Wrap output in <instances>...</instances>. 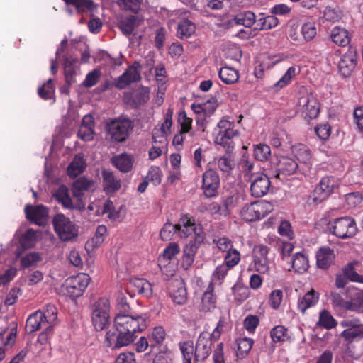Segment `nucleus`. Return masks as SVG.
Returning a JSON list of instances; mask_svg holds the SVG:
<instances>
[{"label": "nucleus", "mask_w": 363, "mask_h": 363, "mask_svg": "<svg viewBox=\"0 0 363 363\" xmlns=\"http://www.w3.org/2000/svg\"><path fill=\"white\" fill-rule=\"evenodd\" d=\"M147 319L146 314L130 315L118 313L114 318L116 330H110L106 334V346L114 349L129 345L135 340V334L147 328Z\"/></svg>", "instance_id": "1"}, {"label": "nucleus", "mask_w": 363, "mask_h": 363, "mask_svg": "<svg viewBox=\"0 0 363 363\" xmlns=\"http://www.w3.org/2000/svg\"><path fill=\"white\" fill-rule=\"evenodd\" d=\"M53 228L59 238L64 242H72L79 234L77 225L69 217L57 213L52 218Z\"/></svg>", "instance_id": "2"}, {"label": "nucleus", "mask_w": 363, "mask_h": 363, "mask_svg": "<svg viewBox=\"0 0 363 363\" xmlns=\"http://www.w3.org/2000/svg\"><path fill=\"white\" fill-rule=\"evenodd\" d=\"M133 128L131 120L125 118H118L107 123V136L113 142L123 143L130 136Z\"/></svg>", "instance_id": "3"}, {"label": "nucleus", "mask_w": 363, "mask_h": 363, "mask_svg": "<svg viewBox=\"0 0 363 363\" xmlns=\"http://www.w3.org/2000/svg\"><path fill=\"white\" fill-rule=\"evenodd\" d=\"M110 302L107 298H101L91 306V321L96 330H103L110 324Z\"/></svg>", "instance_id": "4"}, {"label": "nucleus", "mask_w": 363, "mask_h": 363, "mask_svg": "<svg viewBox=\"0 0 363 363\" xmlns=\"http://www.w3.org/2000/svg\"><path fill=\"white\" fill-rule=\"evenodd\" d=\"M177 235L182 238L194 235L198 243L205 239V233L201 224H196L193 217L188 215L182 216L177 224Z\"/></svg>", "instance_id": "5"}, {"label": "nucleus", "mask_w": 363, "mask_h": 363, "mask_svg": "<svg viewBox=\"0 0 363 363\" xmlns=\"http://www.w3.org/2000/svg\"><path fill=\"white\" fill-rule=\"evenodd\" d=\"M254 164L247 163L245 174L250 177V192L255 197H261L264 196L270 187V181L269 177L263 172H254Z\"/></svg>", "instance_id": "6"}, {"label": "nucleus", "mask_w": 363, "mask_h": 363, "mask_svg": "<svg viewBox=\"0 0 363 363\" xmlns=\"http://www.w3.org/2000/svg\"><path fill=\"white\" fill-rule=\"evenodd\" d=\"M328 229L333 235L342 239L353 237L356 235L357 230L354 219L347 216L329 221Z\"/></svg>", "instance_id": "7"}, {"label": "nucleus", "mask_w": 363, "mask_h": 363, "mask_svg": "<svg viewBox=\"0 0 363 363\" xmlns=\"http://www.w3.org/2000/svg\"><path fill=\"white\" fill-rule=\"evenodd\" d=\"M273 211V205L266 201H258L245 205L240 211L241 217L250 222L260 220Z\"/></svg>", "instance_id": "8"}, {"label": "nucleus", "mask_w": 363, "mask_h": 363, "mask_svg": "<svg viewBox=\"0 0 363 363\" xmlns=\"http://www.w3.org/2000/svg\"><path fill=\"white\" fill-rule=\"evenodd\" d=\"M90 281L87 274L80 273L76 276L69 277L62 286V291L67 296L76 298L81 296Z\"/></svg>", "instance_id": "9"}, {"label": "nucleus", "mask_w": 363, "mask_h": 363, "mask_svg": "<svg viewBox=\"0 0 363 363\" xmlns=\"http://www.w3.org/2000/svg\"><path fill=\"white\" fill-rule=\"evenodd\" d=\"M343 328L340 337L346 342H353L363 339V323L358 318H347L340 322Z\"/></svg>", "instance_id": "10"}, {"label": "nucleus", "mask_w": 363, "mask_h": 363, "mask_svg": "<svg viewBox=\"0 0 363 363\" xmlns=\"http://www.w3.org/2000/svg\"><path fill=\"white\" fill-rule=\"evenodd\" d=\"M269 248L262 244L255 245L252 249V263L255 271L260 273H267L270 269V262L268 257Z\"/></svg>", "instance_id": "11"}, {"label": "nucleus", "mask_w": 363, "mask_h": 363, "mask_svg": "<svg viewBox=\"0 0 363 363\" xmlns=\"http://www.w3.org/2000/svg\"><path fill=\"white\" fill-rule=\"evenodd\" d=\"M52 196L58 203L61 204L64 208L67 210L76 209L83 211L85 209L86 204L84 201L73 200L69 195V189L65 186H60L52 193Z\"/></svg>", "instance_id": "12"}, {"label": "nucleus", "mask_w": 363, "mask_h": 363, "mask_svg": "<svg viewBox=\"0 0 363 363\" xmlns=\"http://www.w3.org/2000/svg\"><path fill=\"white\" fill-rule=\"evenodd\" d=\"M339 185V181L334 177H323L313 191L312 198L315 203L326 199Z\"/></svg>", "instance_id": "13"}, {"label": "nucleus", "mask_w": 363, "mask_h": 363, "mask_svg": "<svg viewBox=\"0 0 363 363\" xmlns=\"http://www.w3.org/2000/svg\"><path fill=\"white\" fill-rule=\"evenodd\" d=\"M88 210L92 211L96 216L107 214L108 218L111 220H116L119 216V213L114 209L113 203L104 198L91 201L88 206Z\"/></svg>", "instance_id": "14"}, {"label": "nucleus", "mask_w": 363, "mask_h": 363, "mask_svg": "<svg viewBox=\"0 0 363 363\" xmlns=\"http://www.w3.org/2000/svg\"><path fill=\"white\" fill-rule=\"evenodd\" d=\"M238 134V130L233 128V124L229 121L222 119L215 129V143L225 146L228 143V140L237 136Z\"/></svg>", "instance_id": "15"}, {"label": "nucleus", "mask_w": 363, "mask_h": 363, "mask_svg": "<svg viewBox=\"0 0 363 363\" xmlns=\"http://www.w3.org/2000/svg\"><path fill=\"white\" fill-rule=\"evenodd\" d=\"M220 178L214 170L209 169L203 174L202 189L206 197H214L218 194Z\"/></svg>", "instance_id": "16"}, {"label": "nucleus", "mask_w": 363, "mask_h": 363, "mask_svg": "<svg viewBox=\"0 0 363 363\" xmlns=\"http://www.w3.org/2000/svg\"><path fill=\"white\" fill-rule=\"evenodd\" d=\"M140 78V66L135 62L116 79L115 86L118 89H123L132 83L138 82Z\"/></svg>", "instance_id": "17"}, {"label": "nucleus", "mask_w": 363, "mask_h": 363, "mask_svg": "<svg viewBox=\"0 0 363 363\" xmlns=\"http://www.w3.org/2000/svg\"><path fill=\"white\" fill-rule=\"evenodd\" d=\"M298 106L305 117L315 118L319 114L320 106L317 99L311 94H307L298 99Z\"/></svg>", "instance_id": "18"}, {"label": "nucleus", "mask_w": 363, "mask_h": 363, "mask_svg": "<svg viewBox=\"0 0 363 363\" xmlns=\"http://www.w3.org/2000/svg\"><path fill=\"white\" fill-rule=\"evenodd\" d=\"M25 213L29 220L38 225H43L48 220V209L43 205H26Z\"/></svg>", "instance_id": "19"}, {"label": "nucleus", "mask_w": 363, "mask_h": 363, "mask_svg": "<svg viewBox=\"0 0 363 363\" xmlns=\"http://www.w3.org/2000/svg\"><path fill=\"white\" fill-rule=\"evenodd\" d=\"M95 122L94 118L91 114L85 115L79 125L77 136L83 141H91L95 135Z\"/></svg>", "instance_id": "20"}, {"label": "nucleus", "mask_w": 363, "mask_h": 363, "mask_svg": "<svg viewBox=\"0 0 363 363\" xmlns=\"http://www.w3.org/2000/svg\"><path fill=\"white\" fill-rule=\"evenodd\" d=\"M173 110L169 108L164 116V121L159 128H155L152 133V141L157 143V138L161 140H167V137L171 132L172 126Z\"/></svg>", "instance_id": "21"}, {"label": "nucleus", "mask_w": 363, "mask_h": 363, "mask_svg": "<svg viewBox=\"0 0 363 363\" xmlns=\"http://www.w3.org/2000/svg\"><path fill=\"white\" fill-rule=\"evenodd\" d=\"M212 341L210 340V333L204 331L200 333L196 342L197 357L205 360L211 352Z\"/></svg>", "instance_id": "22"}, {"label": "nucleus", "mask_w": 363, "mask_h": 363, "mask_svg": "<svg viewBox=\"0 0 363 363\" xmlns=\"http://www.w3.org/2000/svg\"><path fill=\"white\" fill-rule=\"evenodd\" d=\"M356 55L352 51L345 53L338 64V70L343 77L350 76L356 66Z\"/></svg>", "instance_id": "23"}, {"label": "nucleus", "mask_w": 363, "mask_h": 363, "mask_svg": "<svg viewBox=\"0 0 363 363\" xmlns=\"http://www.w3.org/2000/svg\"><path fill=\"white\" fill-rule=\"evenodd\" d=\"M64 72L66 82L72 84L76 82V77L79 74V67L76 57L66 56L64 60Z\"/></svg>", "instance_id": "24"}, {"label": "nucleus", "mask_w": 363, "mask_h": 363, "mask_svg": "<svg viewBox=\"0 0 363 363\" xmlns=\"http://www.w3.org/2000/svg\"><path fill=\"white\" fill-rule=\"evenodd\" d=\"M94 188V183L91 180L81 177L72 184V192L73 197L78 201H83L84 191H92Z\"/></svg>", "instance_id": "25"}, {"label": "nucleus", "mask_w": 363, "mask_h": 363, "mask_svg": "<svg viewBox=\"0 0 363 363\" xmlns=\"http://www.w3.org/2000/svg\"><path fill=\"white\" fill-rule=\"evenodd\" d=\"M300 170L298 163L293 158L281 156L279 159L278 163V174L277 175L279 177L281 174L289 176L296 173Z\"/></svg>", "instance_id": "26"}, {"label": "nucleus", "mask_w": 363, "mask_h": 363, "mask_svg": "<svg viewBox=\"0 0 363 363\" xmlns=\"http://www.w3.org/2000/svg\"><path fill=\"white\" fill-rule=\"evenodd\" d=\"M150 99V91L147 88H140L131 94H126L125 101L134 107L145 104Z\"/></svg>", "instance_id": "27"}, {"label": "nucleus", "mask_w": 363, "mask_h": 363, "mask_svg": "<svg viewBox=\"0 0 363 363\" xmlns=\"http://www.w3.org/2000/svg\"><path fill=\"white\" fill-rule=\"evenodd\" d=\"M292 152L299 162L304 164L308 169L312 164V155L309 148L301 143L292 147Z\"/></svg>", "instance_id": "28"}, {"label": "nucleus", "mask_w": 363, "mask_h": 363, "mask_svg": "<svg viewBox=\"0 0 363 363\" xmlns=\"http://www.w3.org/2000/svg\"><path fill=\"white\" fill-rule=\"evenodd\" d=\"M179 348L182 353L183 363H201L203 361L197 357V352L191 342L180 343Z\"/></svg>", "instance_id": "29"}, {"label": "nucleus", "mask_w": 363, "mask_h": 363, "mask_svg": "<svg viewBox=\"0 0 363 363\" xmlns=\"http://www.w3.org/2000/svg\"><path fill=\"white\" fill-rule=\"evenodd\" d=\"M317 265L323 269H328L335 259L333 250L328 247H320L316 252Z\"/></svg>", "instance_id": "30"}, {"label": "nucleus", "mask_w": 363, "mask_h": 363, "mask_svg": "<svg viewBox=\"0 0 363 363\" xmlns=\"http://www.w3.org/2000/svg\"><path fill=\"white\" fill-rule=\"evenodd\" d=\"M86 167V162L82 154L75 155L72 161L68 165L67 173L71 178H75L81 174Z\"/></svg>", "instance_id": "31"}, {"label": "nucleus", "mask_w": 363, "mask_h": 363, "mask_svg": "<svg viewBox=\"0 0 363 363\" xmlns=\"http://www.w3.org/2000/svg\"><path fill=\"white\" fill-rule=\"evenodd\" d=\"M291 267L296 273L303 274L306 272L309 268L308 255L303 251L294 254L291 259Z\"/></svg>", "instance_id": "32"}, {"label": "nucleus", "mask_w": 363, "mask_h": 363, "mask_svg": "<svg viewBox=\"0 0 363 363\" xmlns=\"http://www.w3.org/2000/svg\"><path fill=\"white\" fill-rule=\"evenodd\" d=\"M301 69L298 66H291L288 68L281 79L272 86L275 91H278L289 85L292 79L300 73Z\"/></svg>", "instance_id": "33"}, {"label": "nucleus", "mask_w": 363, "mask_h": 363, "mask_svg": "<svg viewBox=\"0 0 363 363\" xmlns=\"http://www.w3.org/2000/svg\"><path fill=\"white\" fill-rule=\"evenodd\" d=\"M133 157L127 153L114 156L112 159L113 165L122 172H128L133 165Z\"/></svg>", "instance_id": "34"}, {"label": "nucleus", "mask_w": 363, "mask_h": 363, "mask_svg": "<svg viewBox=\"0 0 363 363\" xmlns=\"http://www.w3.org/2000/svg\"><path fill=\"white\" fill-rule=\"evenodd\" d=\"M213 286L212 283H209L205 291L200 305V310L203 312H210L216 308V298L213 296Z\"/></svg>", "instance_id": "35"}, {"label": "nucleus", "mask_w": 363, "mask_h": 363, "mask_svg": "<svg viewBox=\"0 0 363 363\" xmlns=\"http://www.w3.org/2000/svg\"><path fill=\"white\" fill-rule=\"evenodd\" d=\"M318 300L319 294L315 290L311 289L298 300V309L302 313H305L306 310L314 306L318 303Z\"/></svg>", "instance_id": "36"}, {"label": "nucleus", "mask_w": 363, "mask_h": 363, "mask_svg": "<svg viewBox=\"0 0 363 363\" xmlns=\"http://www.w3.org/2000/svg\"><path fill=\"white\" fill-rule=\"evenodd\" d=\"M255 22V15L250 11L240 12L229 21L230 26L240 25L246 28H250Z\"/></svg>", "instance_id": "37"}, {"label": "nucleus", "mask_w": 363, "mask_h": 363, "mask_svg": "<svg viewBox=\"0 0 363 363\" xmlns=\"http://www.w3.org/2000/svg\"><path fill=\"white\" fill-rule=\"evenodd\" d=\"M130 284L138 294L146 298H149L152 295V286L147 280L135 278L131 280Z\"/></svg>", "instance_id": "38"}, {"label": "nucleus", "mask_w": 363, "mask_h": 363, "mask_svg": "<svg viewBox=\"0 0 363 363\" xmlns=\"http://www.w3.org/2000/svg\"><path fill=\"white\" fill-rule=\"evenodd\" d=\"M330 38L332 41L339 46H347L350 42L348 31L340 26H335L331 31Z\"/></svg>", "instance_id": "39"}, {"label": "nucleus", "mask_w": 363, "mask_h": 363, "mask_svg": "<svg viewBox=\"0 0 363 363\" xmlns=\"http://www.w3.org/2000/svg\"><path fill=\"white\" fill-rule=\"evenodd\" d=\"M41 311H37L31 314L27 319L26 328L29 333L38 330L43 327L46 328L47 324L42 319Z\"/></svg>", "instance_id": "40"}, {"label": "nucleus", "mask_w": 363, "mask_h": 363, "mask_svg": "<svg viewBox=\"0 0 363 363\" xmlns=\"http://www.w3.org/2000/svg\"><path fill=\"white\" fill-rule=\"evenodd\" d=\"M104 191L109 194L118 190L121 188V182L116 179L113 173L104 171L102 173Z\"/></svg>", "instance_id": "41"}, {"label": "nucleus", "mask_w": 363, "mask_h": 363, "mask_svg": "<svg viewBox=\"0 0 363 363\" xmlns=\"http://www.w3.org/2000/svg\"><path fill=\"white\" fill-rule=\"evenodd\" d=\"M57 310L52 304H48L41 311L42 319L47 324L46 330H52V324L57 320Z\"/></svg>", "instance_id": "42"}, {"label": "nucleus", "mask_w": 363, "mask_h": 363, "mask_svg": "<svg viewBox=\"0 0 363 363\" xmlns=\"http://www.w3.org/2000/svg\"><path fill=\"white\" fill-rule=\"evenodd\" d=\"M218 104L215 98L211 97L205 103L193 104L191 105L192 110L196 113H204L205 115H211L217 108Z\"/></svg>", "instance_id": "43"}, {"label": "nucleus", "mask_w": 363, "mask_h": 363, "mask_svg": "<svg viewBox=\"0 0 363 363\" xmlns=\"http://www.w3.org/2000/svg\"><path fill=\"white\" fill-rule=\"evenodd\" d=\"M196 26L194 23L188 19H183L177 26V35L181 39H187L194 33Z\"/></svg>", "instance_id": "44"}, {"label": "nucleus", "mask_w": 363, "mask_h": 363, "mask_svg": "<svg viewBox=\"0 0 363 363\" xmlns=\"http://www.w3.org/2000/svg\"><path fill=\"white\" fill-rule=\"evenodd\" d=\"M254 341L251 338L242 337L236 340V356L238 359L245 358L252 349Z\"/></svg>", "instance_id": "45"}, {"label": "nucleus", "mask_w": 363, "mask_h": 363, "mask_svg": "<svg viewBox=\"0 0 363 363\" xmlns=\"http://www.w3.org/2000/svg\"><path fill=\"white\" fill-rule=\"evenodd\" d=\"M201 243H198L194 241H191L184 249V256H183V264L186 266V268H188L194 262L195 254L197 251L199 245Z\"/></svg>", "instance_id": "46"}, {"label": "nucleus", "mask_w": 363, "mask_h": 363, "mask_svg": "<svg viewBox=\"0 0 363 363\" xmlns=\"http://www.w3.org/2000/svg\"><path fill=\"white\" fill-rule=\"evenodd\" d=\"M218 75L219 78L227 84H233L239 79L238 72L230 67H222L219 71Z\"/></svg>", "instance_id": "47"}, {"label": "nucleus", "mask_w": 363, "mask_h": 363, "mask_svg": "<svg viewBox=\"0 0 363 363\" xmlns=\"http://www.w3.org/2000/svg\"><path fill=\"white\" fill-rule=\"evenodd\" d=\"M42 260L41 255L38 252H31L21 258L20 264L23 269L36 267Z\"/></svg>", "instance_id": "48"}, {"label": "nucleus", "mask_w": 363, "mask_h": 363, "mask_svg": "<svg viewBox=\"0 0 363 363\" xmlns=\"http://www.w3.org/2000/svg\"><path fill=\"white\" fill-rule=\"evenodd\" d=\"M38 240V231L33 229L27 230L20 238V245L23 249L33 247Z\"/></svg>", "instance_id": "49"}, {"label": "nucleus", "mask_w": 363, "mask_h": 363, "mask_svg": "<svg viewBox=\"0 0 363 363\" xmlns=\"http://www.w3.org/2000/svg\"><path fill=\"white\" fill-rule=\"evenodd\" d=\"M170 296L172 301L178 305H182L186 302L187 293L182 281L178 282L177 289L172 290L170 292Z\"/></svg>", "instance_id": "50"}, {"label": "nucleus", "mask_w": 363, "mask_h": 363, "mask_svg": "<svg viewBox=\"0 0 363 363\" xmlns=\"http://www.w3.org/2000/svg\"><path fill=\"white\" fill-rule=\"evenodd\" d=\"M166 337V332L162 326L155 327L148 335L151 345L162 344Z\"/></svg>", "instance_id": "51"}, {"label": "nucleus", "mask_w": 363, "mask_h": 363, "mask_svg": "<svg viewBox=\"0 0 363 363\" xmlns=\"http://www.w3.org/2000/svg\"><path fill=\"white\" fill-rule=\"evenodd\" d=\"M157 143H159V145H152L148 151L149 159L151 160H154L158 158L164 152L167 151V140H161L157 138Z\"/></svg>", "instance_id": "52"}, {"label": "nucleus", "mask_w": 363, "mask_h": 363, "mask_svg": "<svg viewBox=\"0 0 363 363\" xmlns=\"http://www.w3.org/2000/svg\"><path fill=\"white\" fill-rule=\"evenodd\" d=\"M270 335L274 342H283L289 338L287 329L283 325H277L274 327L271 332Z\"/></svg>", "instance_id": "53"}, {"label": "nucleus", "mask_w": 363, "mask_h": 363, "mask_svg": "<svg viewBox=\"0 0 363 363\" xmlns=\"http://www.w3.org/2000/svg\"><path fill=\"white\" fill-rule=\"evenodd\" d=\"M138 19L135 16H131L123 19L120 22V28L122 33L126 36L133 34L134 30L137 26Z\"/></svg>", "instance_id": "54"}, {"label": "nucleus", "mask_w": 363, "mask_h": 363, "mask_svg": "<svg viewBox=\"0 0 363 363\" xmlns=\"http://www.w3.org/2000/svg\"><path fill=\"white\" fill-rule=\"evenodd\" d=\"M301 33L305 41L313 40L317 34V28L314 22L308 21L301 26Z\"/></svg>", "instance_id": "55"}, {"label": "nucleus", "mask_w": 363, "mask_h": 363, "mask_svg": "<svg viewBox=\"0 0 363 363\" xmlns=\"http://www.w3.org/2000/svg\"><path fill=\"white\" fill-rule=\"evenodd\" d=\"M318 324L326 329H331L335 328L337 323L328 311L323 310L320 313Z\"/></svg>", "instance_id": "56"}, {"label": "nucleus", "mask_w": 363, "mask_h": 363, "mask_svg": "<svg viewBox=\"0 0 363 363\" xmlns=\"http://www.w3.org/2000/svg\"><path fill=\"white\" fill-rule=\"evenodd\" d=\"M38 93L40 97L45 100L53 99L55 94V86L52 79H48L47 82L40 86L38 89Z\"/></svg>", "instance_id": "57"}, {"label": "nucleus", "mask_w": 363, "mask_h": 363, "mask_svg": "<svg viewBox=\"0 0 363 363\" xmlns=\"http://www.w3.org/2000/svg\"><path fill=\"white\" fill-rule=\"evenodd\" d=\"M342 274L351 281L363 284V275H359L354 270V263L347 264L342 269Z\"/></svg>", "instance_id": "58"}, {"label": "nucleus", "mask_w": 363, "mask_h": 363, "mask_svg": "<svg viewBox=\"0 0 363 363\" xmlns=\"http://www.w3.org/2000/svg\"><path fill=\"white\" fill-rule=\"evenodd\" d=\"M229 269H230V268L224 263L218 265L212 274L211 281L210 283H212L213 285V283H217L219 285L221 284Z\"/></svg>", "instance_id": "59"}, {"label": "nucleus", "mask_w": 363, "mask_h": 363, "mask_svg": "<svg viewBox=\"0 0 363 363\" xmlns=\"http://www.w3.org/2000/svg\"><path fill=\"white\" fill-rule=\"evenodd\" d=\"M178 122L181 125L180 130L187 133L190 137L194 136V132L191 131L192 119L189 118L185 111L180 112L178 116Z\"/></svg>", "instance_id": "60"}, {"label": "nucleus", "mask_w": 363, "mask_h": 363, "mask_svg": "<svg viewBox=\"0 0 363 363\" xmlns=\"http://www.w3.org/2000/svg\"><path fill=\"white\" fill-rule=\"evenodd\" d=\"M342 17V13L337 7L327 6L323 11L322 18L327 21L335 23Z\"/></svg>", "instance_id": "61"}, {"label": "nucleus", "mask_w": 363, "mask_h": 363, "mask_svg": "<svg viewBox=\"0 0 363 363\" xmlns=\"http://www.w3.org/2000/svg\"><path fill=\"white\" fill-rule=\"evenodd\" d=\"M214 162L218 168L223 173L228 174L235 166L233 160L227 156L215 158Z\"/></svg>", "instance_id": "62"}, {"label": "nucleus", "mask_w": 363, "mask_h": 363, "mask_svg": "<svg viewBox=\"0 0 363 363\" xmlns=\"http://www.w3.org/2000/svg\"><path fill=\"white\" fill-rule=\"evenodd\" d=\"M271 155L270 147L265 144H258L254 147V155L257 160H267Z\"/></svg>", "instance_id": "63"}, {"label": "nucleus", "mask_w": 363, "mask_h": 363, "mask_svg": "<svg viewBox=\"0 0 363 363\" xmlns=\"http://www.w3.org/2000/svg\"><path fill=\"white\" fill-rule=\"evenodd\" d=\"M240 259L241 255L239 251L235 248H233L225 254L223 263L232 269L240 262Z\"/></svg>", "instance_id": "64"}]
</instances>
